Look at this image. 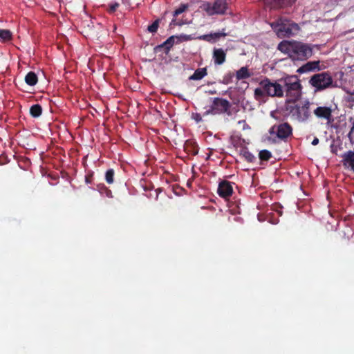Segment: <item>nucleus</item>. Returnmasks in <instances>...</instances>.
Instances as JSON below:
<instances>
[{"label":"nucleus","instance_id":"nucleus-20","mask_svg":"<svg viewBox=\"0 0 354 354\" xmlns=\"http://www.w3.org/2000/svg\"><path fill=\"white\" fill-rule=\"evenodd\" d=\"M37 76L34 72H29L25 77V82L28 85L34 86L37 83Z\"/></svg>","mask_w":354,"mask_h":354},{"label":"nucleus","instance_id":"nucleus-32","mask_svg":"<svg viewBox=\"0 0 354 354\" xmlns=\"http://www.w3.org/2000/svg\"><path fill=\"white\" fill-rule=\"evenodd\" d=\"M198 39L208 42L214 41L212 33L201 35L198 37Z\"/></svg>","mask_w":354,"mask_h":354},{"label":"nucleus","instance_id":"nucleus-3","mask_svg":"<svg viewBox=\"0 0 354 354\" xmlns=\"http://www.w3.org/2000/svg\"><path fill=\"white\" fill-rule=\"evenodd\" d=\"M212 104L208 109L203 114V116L209 115H221L226 113L228 115L232 114L230 111L231 103L226 99L222 97L211 98Z\"/></svg>","mask_w":354,"mask_h":354},{"label":"nucleus","instance_id":"nucleus-37","mask_svg":"<svg viewBox=\"0 0 354 354\" xmlns=\"http://www.w3.org/2000/svg\"><path fill=\"white\" fill-rule=\"evenodd\" d=\"M350 122L352 123V127L351 129L350 132L348 133V136L350 140H352V134L354 132V119L351 118H350Z\"/></svg>","mask_w":354,"mask_h":354},{"label":"nucleus","instance_id":"nucleus-17","mask_svg":"<svg viewBox=\"0 0 354 354\" xmlns=\"http://www.w3.org/2000/svg\"><path fill=\"white\" fill-rule=\"evenodd\" d=\"M240 156L248 162H254L256 160V157L246 147H243L240 150Z\"/></svg>","mask_w":354,"mask_h":354},{"label":"nucleus","instance_id":"nucleus-31","mask_svg":"<svg viewBox=\"0 0 354 354\" xmlns=\"http://www.w3.org/2000/svg\"><path fill=\"white\" fill-rule=\"evenodd\" d=\"M232 77L233 74L232 73H228L223 76L221 82L223 84H228L232 82Z\"/></svg>","mask_w":354,"mask_h":354},{"label":"nucleus","instance_id":"nucleus-23","mask_svg":"<svg viewBox=\"0 0 354 354\" xmlns=\"http://www.w3.org/2000/svg\"><path fill=\"white\" fill-rule=\"evenodd\" d=\"M279 28H277V32L279 34H281L282 35H289L292 33V30L290 28L287 27L286 25L283 23L279 24Z\"/></svg>","mask_w":354,"mask_h":354},{"label":"nucleus","instance_id":"nucleus-12","mask_svg":"<svg viewBox=\"0 0 354 354\" xmlns=\"http://www.w3.org/2000/svg\"><path fill=\"white\" fill-rule=\"evenodd\" d=\"M342 163L345 168H350L354 172V151H348L342 156Z\"/></svg>","mask_w":354,"mask_h":354},{"label":"nucleus","instance_id":"nucleus-35","mask_svg":"<svg viewBox=\"0 0 354 354\" xmlns=\"http://www.w3.org/2000/svg\"><path fill=\"white\" fill-rule=\"evenodd\" d=\"M119 6H120V4L118 3H114L110 4L108 11L110 13H113L118 9Z\"/></svg>","mask_w":354,"mask_h":354},{"label":"nucleus","instance_id":"nucleus-28","mask_svg":"<svg viewBox=\"0 0 354 354\" xmlns=\"http://www.w3.org/2000/svg\"><path fill=\"white\" fill-rule=\"evenodd\" d=\"M187 8H188L187 4H181L178 8H176L174 10V12L173 13L174 17L178 16L179 15L184 12Z\"/></svg>","mask_w":354,"mask_h":354},{"label":"nucleus","instance_id":"nucleus-30","mask_svg":"<svg viewBox=\"0 0 354 354\" xmlns=\"http://www.w3.org/2000/svg\"><path fill=\"white\" fill-rule=\"evenodd\" d=\"M176 39H178L177 42L187 41L193 39V37L189 35L182 34L177 36Z\"/></svg>","mask_w":354,"mask_h":354},{"label":"nucleus","instance_id":"nucleus-21","mask_svg":"<svg viewBox=\"0 0 354 354\" xmlns=\"http://www.w3.org/2000/svg\"><path fill=\"white\" fill-rule=\"evenodd\" d=\"M42 113V108L40 104H36L30 106V114L33 118H38Z\"/></svg>","mask_w":354,"mask_h":354},{"label":"nucleus","instance_id":"nucleus-7","mask_svg":"<svg viewBox=\"0 0 354 354\" xmlns=\"http://www.w3.org/2000/svg\"><path fill=\"white\" fill-rule=\"evenodd\" d=\"M260 86L264 88L266 95L270 97H282L283 89L282 86L277 82H272L269 78L265 77L259 82Z\"/></svg>","mask_w":354,"mask_h":354},{"label":"nucleus","instance_id":"nucleus-26","mask_svg":"<svg viewBox=\"0 0 354 354\" xmlns=\"http://www.w3.org/2000/svg\"><path fill=\"white\" fill-rule=\"evenodd\" d=\"M259 159L262 161H268L272 157L270 151L266 149L261 150L259 153Z\"/></svg>","mask_w":354,"mask_h":354},{"label":"nucleus","instance_id":"nucleus-15","mask_svg":"<svg viewBox=\"0 0 354 354\" xmlns=\"http://www.w3.org/2000/svg\"><path fill=\"white\" fill-rule=\"evenodd\" d=\"M292 46L293 42L282 41L278 44L277 49L282 53L288 54L289 56L291 57Z\"/></svg>","mask_w":354,"mask_h":354},{"label":"nucleus","instance_id":"nucleus-22","mask_svg":"<svg viewBox=\"0 0 354 354\" xmlns=\"http://www.w3.org/2000/svg\"><path fill=\"white\" fill-rule=\"evenodd\" d=\"M170 50H171V48L166 41H165L162 44L156 46L154 48L155 53H157L163 51L166 55H167L169 53Z\"/></svg>","mask_w":354,"mask_h":354},{"label":"nucleus","instance_id":"nucleus-41","mask_svg":"<svg viewBox=\"0 0 354 354\" xmlns=\"http://www.w3.org/2000/svg\"><path fill=\"white\" fill-rule=\"evenodd\" d=\"M350 100L354 102V93H352L350 96Z\"/></svg>","mask_w":354,"mask_h":354},{"label":"nucleus","instance_id":"nucleus-42","mask_svg":"<svg viewBox=\"0 0 354 354\" xmlns=\"http://www.w3.org/2000/svg\"><path fill=\"white\" fill-rule=\"evenodd\" d=\"M210 94H215L216 93V91H209V92Z\"/></svg>","mask_w":354,"mask_h":354},{"label":"nucleus","instance_id":"nucleus-36","mask_svg":"<svg viewBox=\"0 0 354 354\" xmlns=\"http://www.w3.org/2000/svg\"><path fill=\"white\" fill-rule=\"evenodd\" d=\"M93 173L91 172L85 176V182L86 184H91L93 182Z\"/></svg>","mask_w":354,"mask_h":354},{"label":"nucleus","instance_id":"nucleus-9","mask_svg":"<svg viewBox=\"0 0 354 354\" xmlns=\"http://www.w3.org/2000/svg\"><path fill=\"white\" fill-rule=\"evenodd\" d=\"M217 192L222 198H229L233 193L232 183L227 180L221 181L218 185Z\"/></svg>","mask_w":354,"mask_h":354},{"label":"nucleus","instance_id":"nucleus-10","mask_svg":"<svg viewBox=\"0 0 354 354\" xmlns=\"http://www.w3.org/2000/svg\"><path fill=\"white\" fill-rule=\"evenodd\" d=\"M212 57L216 65H221L225 62L226 50H224L223 48H214Z\"/></svg>","mask_w":354,"mask_h":354},{"label":"nucleus","instance_id":"nucleus-24","mask_svg":"<svg viewBox=\"0 0 354 354\" xmlns=\"http://www.w3.org/2000/svg\"><path fill=\"white\" fill-rule=\"evenodd\" d=\"M274 6L279 8L292 5L296 0H272Z\"/></svg>","mask_w":354,"mask_h":354},{"label":"nucleus","instance_id":"nucleus-8","mask_svg":"<svg viewBox=\"0 0 354 354\" xmlns=\"http://www.w3.org/2000/svg\"><path fill=\"white\" fill-rule=\"evenodd\" d=\"M276 126L272 127L274 129ZM292 135V127L288 122H283L277 126V136L281 139L285 140L289 136Z\"/></svg>","mask_w":354,"mask_h":354},{"label":"nucleus","instance_id":"nucleus-2","mask_svg":"<svg viewBox=\"0 0 354 354\" xmlns=\"http://www.w3.org/2000/svg\"><path fill=\"white\" fill-rule=\"evenodd\" d=\"M309 84L315 88V91H322L336 86L331 75L328 72L313 75L309 80Z\"/></svg>","mask_w":354,"mask_h":354},{"label":"nucleus","instance_id":"nucleus-4","mask_svg":"<svg viewBox=\"0 0 354 354\" xmlns=\"http://www.w3.org/2000/svg\"><path fill=\"white\" fill-rule=\"evenodd\" d=\"M283 81L286 96L289 97L288 102H295L298 100L301 96L302 86L297 77L289 76Z\"/></svg>","mask_w":354,"mask_h":354},{"label":"nucleus","instance_id":"nucleus-25","mask_svg":"<svg viewBox=\"0 0 354 354\" xmlns=\"http://www.w3.org/2000/svg\"><path fill=\"white\" fill-rule=\"evenodd\" d=\"M115 171L113 169H108L105 173V180L108 184H112L114 182Z\"/></svg>","mask_w":354,"mask_h":354},{"label":"nucleus","instance_id":"nucleus-5","mask_svg":"<svg viewBox=\"0 0 354 354\" xmlns=\"http://www.w3.org/2000/svg\"><path fill=\"white\" fill-rule=\"evenodd\" d=\"M313 55V48L310 44L300 41H294L292 48L291 58L297 60H306Z\"/></svg>","mask_w":354,"mask_h":354},{"label":"nucleus","instance_id":"nucleus-27","mask_svg":"<svg viewBox=\"0 0 354 354\" xmlns=\"http://www.w3.org/2000/svg\"><path fill=\"white\" fill-rule=\"evenodd\" d=\"M254 94V97L257 100H259L261 97H263L265 95H266V93L264 88H263L261 86L260 88H255Z\"/></svg>","mask_w":354,"mask_h":354},{"label":"nucleus","instance_id":"nucleus-13","mask_svg":"<svg viewBox=\"0 0 354 354\" xmlns=\"http://www.w3.org/2000/svg\"><path fill=\"white\" fill-rule=\"evenodd\" d=\"M184 151L189 155L196 156L198 153V147L196 142L187 140L184 144Z\"/></svg>","mask_w":354,"mask_h":354},{"label":"nucleus","instance_id":"nucleus-14","mask_svg":"<svg viewBox=\"0 0 354 354\" xmlns=\"http://www.w3.org/2000/svg\"><path fill=\"white\" fill-rule=\"evenodd\" d=\"M315 70L319 71L321 70L319 67V61H313L308 62L302 66H301L297 71L299 73H306L309 71H313Z\"/></svg>","mask_w":354,"mask_h":354},{"label":"nucleus","instance_id":"nucleus-19","mask_svg":"<svg viewBox=\"0 0 354 354\" xmlns=\"http://www.w3.org/2000/svg\"><path fill=\"white\" fill-rule=\"evenodd\" d=\"M251 76L247 66H243L236 73V77L238 80L247 79Z\"/></svg>","mask_w":354,"mask_h":354},{"label":"nucleus","instance_id":"nucleus-34","mask_svg":"<svg viewBox=\"0 0 354 354\" xmlns=\"http://www.w3.org/2000/svg\"><path fill=\"white\" fill-rule=\"evenodd\" d=\"M177 37V35H172L171 37H169L167 40L166 41L167 42V44H169L170 48H172V46H174V43H175V39H176Z\"/></svg>","mask_w":354,"mask_h":354},{"label":"nucleus","instance_id":"nucleus-16","mask_svg":"<svg viewBox=\"0 0 354 354\" xmlns=\"http://www.w3.org/2000/svg\"><path fill=\"white\" fill-rule=\"evenodd\" d=\"M12 39V33L8 29H0V42L6 43Z\"/></svg>","mask_w":354,"mask_h":354},{"label":"nucleus","instance_id":"nucleus-11","mask_svg":"<svg viewBox=\"0 0 354 354\" xmlns=\"http://www.w3.org/2000/svg\"><path fill=\"white\" fill-rule=\"evenodd\" d=\"M314 114L319 118L330 120L332 116V110L328 106H318L314 110Z\"/></svg>","mask_w":354,"mask_h":354},{"label":"nucleus","instance_id":"nucleus-1","mask_svg":"<svg viewBox=\"0 0 354 354\" xmlns=\"http://www.w3.org/2000/svg\"><path fill=\"white\" fill-rule=\"evenodd\" d=\"M286 115L290 117L292 120H296L299 122L306 121L310 116V102H306L302 105L291 104L286 107Z\"/></svg>","mask_w":354,"mask_h":354},{"label":"nucleus","instance_id":"nucleus-38","mask_svg":"<svg viewBox=\"0 0 354 354\" xmlns=\"http://www.w3.org/2000/svg\"><path fill=\"white\" fill-rule=\"evenodd\" d=\"M214 41H216V39H219L221 37H225L226 35L225 33L223 32H214L212 33Z\"/></svg>","mask_w":354,"mask_h":354},{"label":"nucleus","instance_id":"nucleus-39","mask_svg":"<svg viewBox=\"0 0 354 354\" xmlns=\"http://www.w3.org/2000/svg\"><path fill=\"white\" fill-rule=\"evenodd\" d=\"M194 119L197 122H199L202 120V116L200 113H196L195 116L194 117Z\"/></svg>","mask_w":354,"mask_h":354},{"label":"nucleus","instance_id":"nucleus-33","mask_svg":"<svg viewBox=\"0 0 354 354\" xmlns=\"http://www.w3.org/2000/svg\"><path fill=\"white\" fill-rule=\"evenodd\" d=\"M99 189H103L105 192L106 196L109 198H112V192L110 189H109L104 185L102 184L98 185Z\"/></svg>","mask_w":354,"mask_h":354},{"label":"nucleus","instance_id":"nucleus-6","mask_svg":"<svg viewBox=\"0 0 354 354\" xmlns=\"http://www.w3.org/2000/svg\"><path fill=\"white\" fill-rule=\"evenodd\" d=\"M203 10L209 16L224 15L227 9L226 0H214L213 2L206 1L202 5Z\"/></svg>","mask_w":354,"mask_h":354},{"label":"nucleus","instance_id":"nucleus-40","mask_svg":"<svg viewBox=\"0 0 354 354\" xmlns=\"http://www.w3.org/2000/svg\"><path fill=\"white\" fill-rule=\"evenodd\" d=\"M319 139L317 137H315V138H314L313 140L312 141V145L315 146L319 143Z\"/></svg>","mask_w":354,"mask_h":354},{"label":"nucleus","instance_id":"nucleus-29","mask_svg":"<svg viewBox=\"0 0 354 354\" xmlns=\"http://www.w3.org/2000/svg\"><path fill=\"white\" fill-rule=\"evenodd\" d=\"M159 26V20H155L150 26H148L147 30L149 32H156Z\"/></svg>","mask_w":354,"mask_h":354},{"label":"nucleus","instance_id":"nucleus-18","mask_svg":"<svg viewBox=\"0 0 354 354\" xmlns=\"http://www.w3.org/2000/svg\"><path fill=\"white\" fill-rule=\"evenodd\" d=\"M207 71L206 68H200L196 69L194 74L190 76L189 79L193 80H199L207 75Z\"/></svg>","mask_w":354,"mask_h":354}]
</instances>
